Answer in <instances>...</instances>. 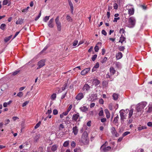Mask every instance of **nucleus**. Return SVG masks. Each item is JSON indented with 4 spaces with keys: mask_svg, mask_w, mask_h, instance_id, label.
I'll return each instance as SVG.
<instances>
[{
    "mask_svg": "<svg viewBox=\"0 0 152 152\" xmlns=\"http://www.w3.org/2000/svg\"><path fill=\"white\" fill-rule=\"evenodd\" d=\"M99 64L98 62H97L96 63V65L94 66V68H95L96 69H97L98 68H99Z\"/></svg>",
    "mask_w": 152,
    "mask_h": 152,
    "instance_id": "69168bd1",
    "label": "nucleus"
},
{
    "mask_svg": "<svg viewBox=\"0 0 152 152\" xmlns=\"http://www.w3.org/2000/svg\"><path fill=\"white\" fill-rule=\"evenodd\" d=\"M45 60L44 59L41 60L39 61L37 63L38 67L37 68V69H39L44 66L45 64Z\"/></svg>",
    "mask_w": 152,
    "mask_h": 152,
    "instance_id": "0eeeda50",
    "label": "nucleus"
},
{
    "mask_svg": "<svg viewBox=\"0 0 152 152\" xmlns=\"http://www.w3.org/2000/svg\"><path fill=\"white\" fill-rule=\"evenodd\" d=\"M123 55L121 52L118 53L116 55V56L117 59H121Z\"/></svg>",
    "mask_w": 152,
    "mask_h": 152,
    "instance_id": "a211bd4d",
    "label": "nucleus"
},
{
    "mask_svg": "<svg viewBox=\"0 0 152 152\" xmlns=\"http://www.w3.org/2000/svg\"><path fill=\"white\" fill-rule=\"evenodd\" d=\"M48 46L47 45L43 49L41 52V53H43L48 48Z\"/></svg>",
    "mask_w": 152,
    "mask_h": 152,
    "instance_id": "de8ad7c7",
    "label": "nucleus"
},
{
    "mask_svg": "<svg viewBox=\"0 0 152 152\" xmlns=\"http://www.w3.org/2000/svg\"><path fill=\"white\" fill-rule=\"evenodd\" d=\"M104 112L106 114V116L107 118H109L110 117V114L108 110L107 109H106L104 110Z\"/></svg>",
    "mask_w": 152,
    "mask_h": 152,
    "instance_id": "4be33fe9",
    "label": "nucleus"
},
{
    "mask_svg": "<svg viewBox=\"0 0 152 152\" xmlns=\"http://www.w3.org/2000/svg\"><path fill=\"white\" fill-rule=\"evenodd\" d=\"M130 134V132H129L127 131L125 132L123 134V136L124 137L125 136H126L128 134Z\"/></svg>",
    "mask_w": 152,
    "mask_h": 152,
    "instance_id": "8fccbe9b",
    "label": "nucleus"
},
{
    "mask_svg": "<svg viewBox=\"0 0 152 152\" xmlns=\"http://www.w3.org/2000/svg\"><path fill=\"white\" fill-rule=\"evenodd\" d=\"M56 97V94H53L51 96V99L52 100H53L55 99Z\"/></svg>",
    "mask_w": 152,
    "mask_h": 152,
    "instance_id": "4c0bfd02",
    "label": "nucleus"
},
{
    "mask_svg": "<svg viewBox=\"0 0 152 152\" xmlns=\"http://www.w3.org/2000/svg\"><path fill=\"white\" fill-rule=\"evenodd\" d=\"M20 71L19 70L16 71L13 73L12 75H16Z\"/></svg>",
    "mask_w": 152,
    "mask_h": 152,
    "instance_id": "49530a36",
    "label": "nucleus"
},
{
    "mask_svg": "<svg viewBox=\"0 0 152 152\" xmlns=\"http://www.w3.org/2000/svg\"><path fill=\"white\" fill-rule=\"evenodd\" d=\"M120 32L121 33H122V34H124L125 32V30L124 29V28H122L120 29Z\"/></svg>",
    "mask_w": 152,
    "mask_h": 152,
    "instance_id": "052dcab7",
    "label": "nucleus"
},
{
    "mask_svg": "<svg viewBox=\"0 0 152 152\" xmlns=\"http://www.w3.org/2000/svg\"><path fill=\"white\" fill-rule=\"evenodd\" d=\"M78 42V41L77 40H75L73 42V46H75L77 44Z\"/></svg>",
    "mask_w": 152,
    "mask_h": 152,
    "instance_id": "09e8293b",
    "label": "nucleus"
},
{
    "mask_svg": "<svg viewBox=\"0 0 152 152\" xmlns=\"http://www.w3.org/2000/svg\"><path fill=\"white\" fill-rule=\"evenodd\" d=\"M49 16H46L43 19V20L44 22H46L49 19Z\"/></svg>",
    "mask_w": 152,
    "mask_h": 152,
    "instance_id": "ea45409f",
    "label": "nucleus"
},
{
    "mask_svg": "<svg viewBox=\"0 0 152 152\" xmlns=\"http://www.w3.org/2000/svg\"><path fill=\"white\" fill-rule=\"evenodd\" d=\"M102 33L105 36H106L107 34V33L104 30H102Z\"/></svg>",
    "mask_w": 152,
    "mask_h": 152,
    "instance_id": "4d7b16f0",
    "label": "nucleus"
},
{
    "mask_svg": "<svg viewBox=\"0 0 152 152\" xmlns=\"http://www.w3.org/2000/svg\"><path fill=\"white\" fill-rule=\"evenodd\" d=\"M136 22V20L135 18L131 17L129 18L128 19V23L127 25L128 26L129 28H132L135 26Z\"/></svg>",
    "mask_w": 152,
    "mask_h": 152,
    "instance_id": "7ed1b4c3",
    "label": "nucleus"
},
{
    "mask_svg": "<svg viewBox=\"0 0 152 152\" xmlns=\"http://www.w3.org/2000/svg\"><path fill=\"white\" fill-rule=\"evenodd\" d=\"M128 111H129V110L126 109L125 110H121L119 112L121 118V122L122 124H124V123L125 119H126V114Z\"/></svg>",
    "mask_w": 152,
    "mask_h": 152,
    "instance_id": "f257e3e1",
    "label": "nucleus"
},
{
    "mask_svg": "<svg viewBox=\"0 0 152 152\" xmlns=\"http://www.w3.org/2000/svg\"><path fill=\"white\" fill-rule=\"evenodd\" d=\"M57 148L58 146L56 145H53L51 149L53 151H55L57 149Z\"/></svg>",
    "mask_w": 152,
    "mask_h": 152,
    "instance_id": "cd10ccee",
    "label": "nucleus"
},
{
    "mask_svg": "<svg viewBox=\"0 0 152 152\" xmlns=\"http://www.w3.org/2000/svg\"><path fill=\"white\" fill-rule=\"evenodd\" d=\"M40 134H38V135H36L34 138V141L35 142H37L39 140V139L40 138Z\"/></svg>",
    "mask_w": 152,
    "mask_h": 152,
    "instance_id": "b1692460",
    "label": "nucleus"
},
{
    "mask_svg": "<svg viewBox=\"0 0 152 152\" xmlns=\"http://www.w3.org/2000/svg\"><path fill=\"white\" fill-rule=\"evenodd\" d=\"M80 109L82 111L84 112L88 110V107L86 106H83L80 108Z\"/></svg>",
    "mask_w": 152,
    "mask_h": 152,
    "instance_id": "f3484780",
    "label": "nucleus"
},
{
    "mask_svg": "<svg viewBox=\"0 0 152 152\" xmlns=\"http://www.w3.org/2000/svg\"><path fill=\"white\" fill-rule=\"evenodd\" d=\"M147 125L149 127H152V122H149L147 124Z\"/></svg>",
    "mask_w": 152,
    "mask_h": 152,
    "instance_id": "5fc2aeb1",
    "label": "nucleus"
},
{
    "mask_svg": "<svg viewBox=\"0 0 152 152\" xmlns=\"http://www.w3.org/2000/svg\"><path fill=\"white\" fill-rule=\"evenodd\" d=\"M111 131L112 134L114 135H116L115 134L116 133V131L115 130V129L114 127H112L111 128Z\"/></svg>",
    "mask_w": 152,
    "mask_h": 152,
    "instance_id": "a878e982",
    "label": "nucleus"
},
{
    "mask_svg": "<svg viewBox=\"0 0 152 152\" xmlns=\"http://www.w3.org/2000/svg\"><path fill=\"white\" fill-rule=\"evenodd\" d=\"M6 27V25L5 24L3 23L0 26V28L3 30H4L5 29Z\"/></svg>",
    "mask_w": 152,
    "mask_h": 152,
    "instance_id": "7c9ffc66",
    "label": "nucleus"
},
{
    "mask_svg": "<svg viewBox=\"0 0 152 152\" xmlns=\"http://www.w3.org/2000/svg\"><path fill=\"white\" fill-rule=\"evenodd\" d=\"M71 145L72 147L75 148L76 146L75 142L74 141H72L71 142Z\"/></svg>",
    "mask_w": 152,
    "mask_h": 152,
    "instance_id": "e433bc0d",
    "label": "nucleus"
},
{
    "mask_svg": "<svg viewBox=\"0 0 152 152\" xmlns=\"http://www.w3.org/2000/svg\"><path fill=\"white\" fill-rule=\"evenodd\" d=\"M89 141L88 137V134L86 131H84L82 134L80 142L83 145H87L88 144Z\"/></svg>",
    "mask_w": 152,
    "mask_h": 152,
    "instance_id": "f03ea898",
    "label": "nucleus"
},
{
    "mask_svg": "<svg viewBox=\"0 0 152 152\" xmlns=\"http://www.w3.org/2000/svg\"><path fill=\"white\" fill-rule=\"evenodd\" d=\"M84 97L83 94L82 93H80L78 94L75 97V99L77 100H80Z\"/></svg>",
    "mask_w": 152,
    "mask_h": 152,
    "instance_id": "6e6552de",
    "label": "nucleus"
},
{
    "mask_svg": "<svg viewBox=\"0 0 152 152\" xmlns=\"http://www.w3.org/2000/svg\"><path fill=\"white\" fill-rule=\"evenodd\" d=\"M110 12H107V18H108L107 19V22H108L110 20L109 18L110 17Z\"/></svg>",
    "mask_w": 152,
    "mask_h": 152,
    "instance_id": "c9c22d12",
    "label": "nucleus"
},
{
    "mask_svg": "<svg viewBox=\"0 0 152 152\" xmlns=\"http://www.w3.org/2000/svg\"><path fill=\"white\" fill-rule=\"evenodd\" d=\"M147 128V127L145 126H139L137 129L139 130H141L142 129H145Z\"/></svg>",
    "mask_w": 152,
    "mask_h": 152,
    "instance_id": "473e14b6",
    "label": "nucleus"
},
{
    "mask_svg": "<svg viewBox=\"0 0 152 152\" xmlns=\"http://www.w3.org/2000/svg\"><path fill=\"white\" fill-rule=\"evenodd\" d=\"M129 14L130 15H132L134 14V10L133 8L129 9L128 10Z\"/></svg>",
    "mask_w": 152,
    "mask_h": 152,
    "instance_id": "6ab92c4d",
    "label": "nucleus"
},
{
    "mask_svg": "<svg viewBox=\"0 0 152 152\" xmlns=\"http://www.w3.org/2000/svg\"><path fill=\"white\" fill-rule=\"evenodd\" d=\"M99 115L100 116H102L103 115V112L102 110H100L99 113Z\"/></svg>",
    "mask_w": 152,
    "mask_h": 152,
    "instance_id": "680f3d73",
    "label": "nucleus"
},
{
    "mask_svg": "<svg viewBox=\"0 0 152 152\" xmlns=\"http://www.w3.org/2000/svg\"><path fill=\"white\" fill-rule=\"evenodd\" d=\"M146 104L147 103L145 102H143L138 104L136 108L137 112H139L142 111L146 106Z\"/></svg>",
    "mask_w": 152,
    "mask_h": 152,
    "instance_id": "20e7f679",
    "label": "nucleus"
},
{
    "mask_svg": "<svg viewBox=\"0 0 152 152\" xmlns=\"http://www.w3.org/2000/svg\"><path fill=\"white\" fill-rule=\"evenodd\" d=\"M53 21L54 19L53 18L50 19V20L49 21L48 23V25L49 27L51 28H53V27L54 25L53 23Z\"/></svg>",
    "mask_w": 152,
    "mask_h": 152,
    "instance_id": "4468645a",
    "label": "nucleus"
},
{
    "mask_svg": "<svg viewBox=\"0 0 152 152\" xmlns=\"http://www.w3.org/2000/svg\"><path fill=\"white\" fill-rule=\"evenodd\" d=\"M119 95L116 93H114L113 95V99L115 100H116L118 98Z\"/></svg>",
    "mask_w": 152,
    "mask_h": 152,
    "instance_id": "aec40b11",
    "label": "nucleus"
},
{
    "mask_svg": "<svg viewBox=\"0 0 152 152\" xmlns=\"http://www.w3.org/2000/svg\"><path fill=\"white\" fill-rule=\"evenodd\" d=\"M80 117L79 113H77L76 114H74L72 117V119L75 121H77V120Z\"/></svg>",
    "mask_w": 152,
    "mask_h": 152,
    "instance_id": "9d476101",
    "label": "nucleus"
},
{
    "mask_svg": "<svg viewBox=\"0 0 152 152\" xmlns=\"http://www.w3.org/2000/svg\"><path fill=\"white\" fill-rule=\"evenodd\" d=\"M126 38L124 37L122 35H121V37L120 38V39L119 41V42H121L122 44L124 42L125 43H126Z\"/></svg>",
    "mask_w": 152,
    "mask_h": 152,
    "instance_id": "2eb2a0df",
    "label": "nucleus"
},
{
    "mask_svg": "<svg viewBox=\"0 0 152 152\" xmlns=\"http://www.w3.org/2000/svg\"><path fill=\"white\" fill-rule=\"evenodd\" d=\"M68 1L69 3V5L70 7V9L71 10V12L73 14V4L71 2V0H68Z\"/></svg>",
    "mask_w": 152,
    "mask_h": 152,
    "instance_id": "dca6fc26",
    "label": "nucleus"
},
{
    "mask_svg": "<svg viewBox=\"0 0 152 152\" xmlns=\"http://www.w3.org/2000/svg\"><path fill=\"white\" fill-rule=\"evenodd\" d=\"M97 57V55L96 54H95L94 55H93L91 58V59H92V60L93 61H94L95 60V59H96V58Z\"/></svg>",
    "mask_w": 152,
    "mask_h": 152,
    "instance_id": "37998d69",
    "label": "nucleus"
},
{
    "mask_svg": "<svg viewBox=\"0 0 152 152\" xmlns=\"http://www.w3.org/2000/svg\"><path fill=\"white\" fill-rule=\"evenodd\" d=\"M56 23L57 27V30L58 31H61V23L59 20V17L58 16L55 20Z\"/></svg>",
    "mask_w": 152,
    "mask_h": 152,
    "instance_id": "39448f33",
    "label": "nucleus"
},
{
    "mask_svg": "<svg viewBox=\"0 0 152 152\" xmlns=\"http://www.w3.org/2000/svg\"><path fill=\"white\" fill-rule=\"evenodd\" d=\"M118 119H117L116 118H114L113 120V122L114 124H116L118 123Z\"/></svg>",
    "mask_w": 152,
    "mask_h": 152,
    "instance_id": "864d4df0",
    "label": "nucleus"
},
{
    "mask_svg": "<svg viewBox=\"0 0 152 152\" xmlns=\"http://www.w3.org/2000/svg\"><path fill=\"white\" fill-rule=\"evenodd\" d=\"M152 111V107H149L147 112L148 113H150Z\"/></svg>",
    "mask_w": 152,
    "mask_h": 152,
    "instance_id": "3c124183",
    "label": "nucleus"
},
{
    "mask_svg": "<svg viewBox=\"0 0 152 152\" xmlns=\"http://www.w3.org/2000/svg\"><path fill=\"white\" fill-rule=\"evenodd\" d=\"M110 72L112 75H113L115 72V70L113 67H111L110 69Z\"/></svg>",
    "mask_w": 152,
    "mask_h": 152,
    "instance_id": "5701e85b",
    "label": "nucleus"
},
{
    "mask_svg": "<svg viewBox=\"0 0 152 152\" xmlns=\"http://www.w3.org/2000/svg\"><path fill=\"white\" fill-rule=\"evenodd\" d=\"M74 152H81V151L80 149L78 148H76L74 150Z\"/></svg>",
    "mask_w": 152,
    "mask_h": 152,
    "instance_id": "c03bdc74",
    "label": "nucleus"
},
{
    "mask_svg": "<svg viewBox=\"0 0 152 152\" xmlns=\"http://www.w3.org/2000/svg\"><path fill=\"white\" fill-rule=\"evenodd\" d=\"M8 0H4L3 1V5H5L7 4L8 3Z\"/></svg>",
    "mask_w": 152,
    "mask_h": 152,
    "instance_id": "a19ab883",
    "label": "nucleus"
},
{
    "mask_svg": "<svg viewBox=\"0 0 152 152\" xmlns=\"http://www.w3.org/2000/svg\"><path fill=\"white\" fill-rule=\"evenodd\" d=\"M102 43L101 42H98L97 43L94 48V50L95 52H98L99 50V47H100L102 46Z\"/></svg>",
    "mask_w": 152,
    "mask_h": 152,
    "instance_id": "9b49d317",
    "label": "nucleus"
},
{
    "mask_svg": "<svg viewBox=\"0 0 152 152\" xmlns=\"http://www.w3.org/2000/svg\"><path fill=\"white\" fill-rule=\"evenodd\" d=\"M78 132V127L77 126L73 127L72 128V133L74 134V135H77Z\"/></svg>",
    "mask_w": 152,
    "mask_h": 152,
    "instance_id": "ddd939ff",
    "label": "nucleus"
},
{
    "mask_svg": "<svg viewBox=\"0 0 152 152\" xmlns=\"http://www.w3.org/2000/svg\"><path fill=\"white\" fill-rule=\"evenodd\" d=\"M90 86L88 84H86L84 85L83 88V90L85 92H87L90 90Z\"/></svg>",
    "mask_w": 152,
    "mask_h": 152,
    "instance_id": "1a4fd4ad",
    "label": "nucleus"
},
{
    "mask_svg": "<svg viewBox=\"0 0 152 152\" xmlns=\"http://www.w3.org/2000/svg\"><path fill=\"white\" fill-rule=\"evenodd\" d=\"M69 141H65L63 144V146L64 147H67L69 145Z\"/></svg>",
    "mask_w": 152,
    "mask_h": 152,
    "instance_id": "c85d7f7f",
    "label": "nucleus"
},
{
    "mask_svg": "<svg viewBox=\"0 0 152 152\" xmlns=\"http://www.w3.org/2000/svg\"><path fill=\"white\" fill-rule=\"evenodd\" d=\"M23 22V20L21 18H19L16 21V23L17 24H21Z\"/></svg>",
    "mask_w": 152,
    "mask_h": 152,
    "instance_id": "393cba45",
    "label": "nucleus"
},
{
    "mask_svg": "<svg viewBox=\"0 0 152 152\" xmlns=\"http://www.w3.org/2000/svg\"><path fill=\"white\" fill-rule=\"evenodd\" d=\"M12 35H11L9 36V37L6 38L4 39L5 42H8L10 39L12 38Z\"/></svg>",
    "mask_w": 152,
    "mask_h": 152,
    "instance_id": "c756f323",
    "label": "nucleus"
},
{
    "mask_svg": "<svg viewBox=\"0 0 152 152\" xmlns=\"http://www.w3.org/2000/svg\"><path fill=\"white\" fill-rule=\"evenodd\" d=\"M41 12H40V13L39 14L38 16L35 18V20H36V21L37 20L40 18V16L41 15Z\"/></svg>",
    "mask_w": 152,
    "mask_h": 152,
    "instance_id": "bf43d9fd",
    "label": "nucleus"
},
{
    "mask_svg": "<svg viewBox=\"0 0 152 152\" xmlns=\"http://www.w3.org/2000/svg\"><path fill=\"white\" fill-rule=\"evenodd\" d=\"M107 59V58L106 57H105L103 58V60L102 61V63H104L106 62Z\"/></svg>",
    "mask_w": 152,
    "mask_h": 152,
    "instance_id": "6e6d98bb",
    "label": "nucleus"
},
{
    "mask_svg": "<svg viewBox=\"0 0 152 152\" xmlns=\"http://www.w3.org/2000/svg\"><path fill=\"white\" fill-rule=\"evenodd\" d=\"M67 86V83H65L63 87H62V91H63L66 88Z\"/></svg>",
    "mask_w": 152,
    "mask_h": 152,
    "instance_id": "72a5a7b5",
    "label": "nucleus"
},
{
    "mask_svg": "<svg viewBox=\"0 0 152 152\" xmlns=\"http://www.w3.org/2000/svg\"><path fill=\"white\" fill-rule=\"evenodd\" d=\"M10 122V120L9 119H7L5 120V124H4V125L6 126L7 124Z\"/></svg>",
    "mask_w": 152,
    "mask_h": 152,
    "instance_id": "603ef678",
    "label": "nucleus"
},
{
    "mask_svg": "<svg viewBox=\"0 0 152 152\" xmlns=\"http://www.w3.org/2000/svg\"><path fill=\"white\" fill-rule=\"evenodd\" d=\"M66 19L68 21L72 22V19L71 18V17L69 15H67L66 17Z\"/></svg>",
    "mask_w": 152,
    "mask_h": 152,
    "instance_id": "2f4dec72",
    "label": "nucleus"
},
{
    "mask_svg": "<svg viewBox=\"0 0 152 152\" xmlns=\"http://www.w3.org/2000/svg\"><path fill=\"white\" fill-rule=\"evenodd\" d=\"M90 69V68H87L84 69L81 71V74L82 75H85L89 72Z\"/></svg>",
    "mask_w": 152,
    "mask_h": 152,
    "instance_id": "f8f14e48",
    "label": "nucleus"
},
{
    "mask_svg": "<svg viewBox=\"0 0 152 152\" xmlns=\"http://www.w3.org/2000/svg\"><path fill=\"white\" fill-rule=\"evenodd\" d=\"M64 127V125L62 124H61L59 126V129L60 130H61L62 129H63Z\"/></svg>",
    "mask_w": 152,
    "mask_h": 152,
    "instance_id": "13d9d810",
    "label": "nucleus"
},
{
    "mask_svg": "<svg viewBox=\"0 0 152 152\" xmlns=\"http://www.w3.org/2000/svg\"><path fill=\"white\" fill-rule=\"evenodd\" d=\"M118 50L121 51H124L125 49V47L123 46H120L118 47Z\"/></svg>",
    "mask_w": 152,
    "mask_h": 152,
    "instance_id": "f704fd0d",
    "label": "nucleus"
},
{
    "mask_svg": "<svg viewBox=\"0 0 152 152\" xmlns=\"http://www.w3.org/2000/svg\"><path fill=\"white\" fill-rule=\"evenodd\" d=\"M107 142H106L105 143L103 144L100 148V149L102 150L104 152H107L109 151L111 149V147L110 146H107L106 143Z\"/></svg>",
    "mask_w": 152,
    "mask_h": 152,
    "instance_id": "423d86ee",
    "label": "nucleus"
},
{
    "mask_svg": "<svg viewBox=\"0 0 152 152\" xmlns=\"http://www.w3.org/2000/svg\"><path fill=\"white\" fill-rule=\"evenodd\" d=\"M41 124V122H39L37 123L34 127L35 129H36L38 128L40 126Z\"/></svg>",
    "mask_w": 152,
    "mask_h": 152,
    "instance_id": "79ce46f5",
    "label": "nucleus"
},
{
    "mask_svg": "<svg viewBox=\"0 0 152 152\" xmlns=\"http://www.w3.org/2000/svg\"><path fill=\"white\" fill-rule=\"evenodd\" d=\"M114 8L115 10H117L118 9V6L116 3H115L114 4Z\"/></svg>",
    "mask_w": 152,
    "mask_h": 152,
    "instance_id": "0e129e2a",
    "label": "nucleus"
},
{
    "mask_svg": "<svg viewBox=\"0 0 152 152\" xmlns=\"http://www.w3.org/2000/svg\"><path fill=\"white\" fill-rule=\"evenodd\" d=\"M29 102L28 101H26L25 102L23 103L22 104V106L24 107L26 106L27 104H28Z\"/></svg>",
    "mask_w": 152,
    "mask_h": 152,
    "instance_id": "e2e57ef3",
    "label": "nucleus"
},
{
    "mask_svg": "<svg viewBox=\"0 0 152 152\" xmlns=\"http://www.w3.org/2000/svg\"><path fill=\"white\" fill-rule=\"evenodd\" d=\"M120 19L119 17L118 18H115L114 19V20H113V22H116L118 20H119Z\"/></svg>",
    "mask_w": 152,
    "mask_h": 152,
    "instance_id": "338daca9",
    "label": "nucleus"
},
{
    "mask_svg": "<svg viewBox=\"0 0 152 152\" xmlns=\"http://www.w3.org/2000/svg\"><path fill=\"white\" fill-rule=\"evenodd\" d=\"M128 112H129L128 118H130L133 114V109H131L129 110V111Z\"/></svg>",
    "mask_w": 152,
    "mask_h": 152,
    "instance_id": "412c9836",
    "label": "nucleus"
},
{
    "mask_svg": "<svg viewBox=\"0 0 152 152\" xmlns=\"http://www.w3.org/2000/svg\"><path fill=\"white\" fill-rule=\"evenodd\" d=\"M128 124H131L133 121V120L132 118H129L128 120H127Z\"/></svg>",
    "mask_w": 152,
    "mask_h": 152,
    "instance_id": "774afa93",
    "label": "nucleus"
},
{
    "mask_svg": "<svg viewBox=\"0 0 152 152\" xmlns=\"http://www.w3.org/2000/svg\"><path fill=\"white\" fill-rule=\"evenodd\" d=\"M23 95V93L22 92L20 91L17 94V96L19 97H22Z\"/></svg>",
    "mask_w": 152,
    "mask_h": 152,
    "instance_id": "58836bf2",
    "label": "nucleus"
},
{
    "mask_svg": "<svg viewBox=\"0 0 152 152\" xmlns=\"http://www.w3.org/2000/svg\"><path fill=\"white\" fill-rule=\"evenodd\" d=\"M53 113L54 115H56L58 113V111L56 109H54L53 111Z\"/></svg>",
    "mask_w": 152,
    "mask_h": 152,
    "instance_id": "a18cd8bd",
    "label": "nucleus"
},
{
    "mask_svg": "<svg viewBox=\"0 0 152 152\" xmlns=\"http://www.w3.org/2000/svg\"><path fill=\"white\" fill-rule=\"evenodd\" d=\"M93 82L96 86L98 85L100 83L99 81L97 79L94 80Z\"/></svg>",
    "mask_w": 152,
    "mask_h": 152,
    "instance_id": "bb28decb",
    "label": "nucleus"
}]
</instances>
